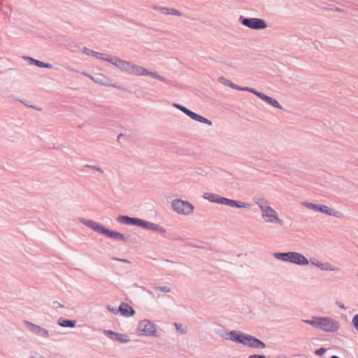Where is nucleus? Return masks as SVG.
I'll return each instance as SVG.
<instances>
[{
	"mask_svg": "<svg viewBox=\"0 0 358 358\" xmlns=\"http://www.w3.org/2000/svg\"><path fill=\"white\" fill-rule=\"evenodd\" d=\"M138 331L141 334L153 336L156 331V327L149 320H143L139 322Z\"/></svg>",
	"mask_w": 358,
	"mask_h": 358,
	"instance_id": "nucleus-7",
	"label": "nucleus"
},
{
	"mask_svg": "<svg viewBox=\"0 0 358 358\" xmlns=\"http://www.w3.org/2000/svg\"><path fill=\"white\" fill-rule=\"evenodd\" d=\"M274 257L284 262H289L298 265H307L309 262L302 254L296 252H276Z\"/></svg>",
	"mask_w": 358,
	"mask_h": 358,
	"instance_id": "nucleus-5",
	"label": "nucleus"
},
{
	"mask_svg": "<svg viewBox=\"0 0 358 358\" xmlns=\"http://www.w3.org/2000/svg\"><path fill=\"white\" fill-rule=\"evenodd\" d=\"M117 221L128 225H138V223H140V219L129 217L128 216H119L117 218Z\"/></svg>",
	"mask_w": 358,
	"mask_h": 358,
	"instance_id": "nucleus-16",
	"label": "nucleus"
},
{
	"mask_svg": "<svg viewBox=\"0 0 358 358\" xmlns=\"http://www.w3.org/2000/svg\"><path fill=\"white\" fill-rule=\"evenodd\" d=\"M31 61L38 66L39 67H45V68H48V69H51L52 68V65L50 64H48V63H44V62H42L41 61H38V60H36V59H31Z\"/></svg>",
	"mask_w": 358,
	"mask_h": 358,
	"instance_id": "nucleus-26",
	"label": "nucleus"
},
{
	"mask_svg": "<svg viewBox=\"0 0 358 358\" xmlns=\"http://www.w3.org/2000/svg\"><path fill=\"white\" fill-rule=\"evenodd\" d=\"M55 303H57L58 306H60V304L58 302H55Z\"/></svg>",
	"mask_w": 358,
	"mask_h": 358,
	"instance_id": "nucleus-41",
	"label": "nucleus"
},
{
	"mask_svg": "<svg viewBox=\"0 0 358 358\" xmlns=\"http://www.w3.org/2000/svg\"><path fill=\"white\" fill-rule=\"evenodd\" d=\"M226 338L241 343L245 345L255 348H264L266 346L265 343L252 336L239 334L236 331H231L227 335Z\"/></svg>",
	"mask_w": 358,
	"mask_h": 358,
	"instance_id": "nucleus-4",
	"label": "nucleus"
},
{
	"mask_svg": "<svg viewBox=\"0 0 358 358\" xmlns=\"http://www.w3.org/2000/svg\"><path fill=\"white\" fill-rule=\"evenodd\" d=\"M152 8L158 10L159 12H160L162 14L173 15H177V16L181 15L180 12L175 8H166V7H157V6H152Z\"/></svg>",
	"mask_w": 358,
	"mask_h": 358,
	"instance_id": "nucleus-14",
	"label": "nucleus"
},
{
	"mask_svg": "<svg viewBox=\"0 0 358 358\" xmlns=\"http://www.w3.org/2000/svg\"><path fill=\"white\" fill-rule=\"evenodd\" d=\"M318 268L323 271H336L338 270V268L335 267L334 266L331 265L328 262H320V265H318Z\"/></svg>",
	"mask_w": 358,
	"mask_h": 358,
	"instance_id": "nucleus-22",
	"label": "nucleus"
},
{
	"mask_svg": "<svg viewBox=\"0 0 358 358\" xmlns=\"http://www.w3.org/2000/svg\"><path fill=\"white\" fill-rule=\"evenodd\" d=\"M326 349L324 348H321L320 349H317L315 350V353L317 355H319V356H322L323 355L325 352H326Z\"/></svg>",
	"mask_w": 358,
	"mask_h": 358,
	"instance_id": "nucleus-31",
	"label": "nucleus"
},
{
	"mask_svg": "<svg viewBox=\"0 0 358 358\" xmlns=\"http://www.w3.org/2000/svg\"><path fill=\"white\" fill-rule=\"evenodd\" d=\"M248 358H265V356L260 355H250Z\"/></svg>",
	"mask_w": 358,
	"mask_h": 358,
	"instance_id": "nucleus-36",
	"label": "nucleus"
},
{
	"mask_svg": "<svg viewBox=\"0 0 358 358\" xmlns=\"http://www.w3.org/2000/svg\"><path fill=\"white\" fill-rule=\"evenodd\" d=\"M230 86L234 89L238 90L249 91V92L256 94L257 96H258V94H262V92H259L256 91L255 90L250 89L249 87L242 88V87H239L234 84H230Z\"/></svg>",
	"mask_w": 358,
	"mask_h": 358,
	"instance_id": "nucleus-23",
	"label": "nucleus"
},
{
	"mask_svg": "<svg viewBox=\"0 0 358 358\" xmlns=\"http://www.w3.org/2000/svg\"><path fill=\"white\" fill-rule=\"evenodd\" d=\"M258 97H259L261 99L264 100L268 104H270L275 108H281L280 103L276 100L273 99V98H271L264 94H258Z\"/></svg>",
	"mask_w": 358,
	"mask_h": 358,
	"instance_id": "nucleus-17",
	"label": "nucleus"
},
{
	"mask_svg": "<svg viewBox=\"0 0 358 358\" xmlns=\"http://www.w3.org/2000/svg\"><path fill=\"white\" fill-rule=\"evenodd\" d=\"M173 106L176 107V108L179 109L180 110L182 111L184 113H185V111H187L186 110H188L185 107L180 106L178 103H174Z\"/></svg>",
	"mask_w": 358,
	"mask_h": 358,
	"instance_id": "nucleus-32",
	"label": "nucleus"
},
{
	"mask_svg": "<svg viewBox=\"0 0 358 358\" xmlns=\"http://www.w3.org/2000/svg\"><path fill=\"white\" fill-rule=\"evenodd\" d=\"M93 169H94V170L97 171H99V172H101V173H103V171H102L100 168H99V167L94 166V167H93Z\"/></svg>",
	"mask_w": 358,
	"mask_h": 358,
	"instance_id": "nucleus-38",
	"label": "nucleus"
},
{
	"mask_svg": "<svg viewBox=\"0 0 358 358\" xmlns=\"http://www.w3.org/2000/svg\"><path fill=\"white\" fill-rule=\"evenodd\" d=\"M138 226H141L146 229H150V227H152V223L140 220V223H138Z\"/></svg>",
	"mask_w": 358,
	"mask_h": 358,
	"instance_id": "nucleus-28",
	"label": "nucleus"
},
{
	"mask_svg": "<svg viewBox=\"0 0 358 358\" xmlns=\"http://www.w3.org/2000/svg\"><path fill=\"white\" fill-rule=\"evenodd\" d=\"M256 203L261 210L262 216L265 222L273 224H282V220L279 217L278 213L266 201L259 199Z\"/></svg>",
	"mask_w": 358,
	"mask_h": 358,
	"instance_id": "nucleus-3",
	"label": "nucleus"
},
{
	"mask_svg": "<svg viewBox=\"0 0 358 358\" xmlns=\"http://www.w3.org/2000/svg\"><path fill=\"white\" fill-rule=\"evenodd\" d=\"M171 206L177 213L185 215H192L194 209L190 203L181 199L173 200L171 203Z\"/></svg>",
	"mask_w": 358,
	"mask_h": 358,
	"instance_id": "nucleus-6",
	"label": "nucleus"
},
{
	"mask_svg": "<svg viewBox=\"0 0 358 358\" xmlns=\"http://www.w3.org/2000/svg\"><path fill=\"white\" fill-rule=\"evenodd\" d=\"M104 333L106 335L110 336L113 340L117 341L120 343H127L129 341V336L126 334L115 333L109 330L105 331Z\"/></svg>",
	"mask_w": 358,
	"mask_h": 358,
	"instance_id": "nucleus-10",
	"label": "nucleus"
},
{
	"mask_svg": "<svg viewBox=\"0 0 358 358\" xmlns=\"http://www.w3.org/2000/svg\"><path fill=\"white\" fill-rule=\"evenodd\" d=\"M84 52L87 55H91V56H93V57H96L97 58H99V59H103V60H106L105 58H108V57H109V58H113L110 55H106V57H103L102 54H101L99 52H95V51H93V50H90V49H85Z\"/></svg>",
	"mask_w": 358,
	"mask_h": 358,
	"instance_id": "nucleus-21",
	"label": "nucleus"
},
{
	"mask_svg": "<svg viewBox=\"0 0 358 358\" xmlns=\"http://www.w3.org/2000/svg\"><path fill=\"white\" fill-rule=\"evenodd\" d=\"M175 327L177 331H180V333L185 334L187 331V327H183L181 324H175Z\"/></svg>",
	"mask_w": 358,
	"mask_h": 358,
	"instance_id": "nucleus-29",
	"label": "nucleus"
},
{
	"mask_svg": "<svg viewBox=\"0 0 358 358\" xmlns=\"http://www.w3.org/2000/svg\"><path fill=\"white\" fill-rule=\"evenodd\" d=\"M104 234L115 239H119L122 241L124 240V237L122 234L116 231H113L107 229H106Z\"/></svg>",
	"mask_w": 358,
	"mask_h": 358,
	"instance_id": "nucleus-19",
	"label": "nucleus"
},
{
	"mask_svg": "<svg viewBox=\"0 0 358 358\" xmlns=\"http://www.w3.org/2000/svg\"><path fill=\"white\" fill-rule=\"evenodd\" d=\"M187 111H185V114L187 115L189 117H191L192 119L196 120V121H198V122H202V123H205V124H207L208 125H211L212 124V122L211 121L208 120V119L189 110H186Z\"/></svg>",
	"mask_w": 358,
	"mask_h": 358,
	"instance_id": "nucleus-13",
	"label": "nucleus"
},
{
	"mask_svg": "<svg viewBox=\"0 0 358 358\" xmlns=\"http://www.w3.org/2000/svg\"><path fill=\"white\" fill-rule=\"evenodd\" d=\"M119 311L120 312L121 315L124 317L132 316L135 314V310L133 309V308L126 303H121L119 307Z\"/></svg>",
	"mask_w": 358,
	"mask_h": 358,
	"instance_id": "nucleus-12",
	"label": "nucleus"
},
{
	"mask_svg": "<svg viewBox=\"0 0 358 358\" xmlns=\"http://www.w3.org/2000/svg\"><path fill=\"white\" fill-rule=\"evenodd\" d=\"M105 59L106 61L112 63L121 71H125L129 74H134L136 76L148 75L154 78L162 81H165V78L157 75V73L148 71L144 67L141 66H138L127 61L122 60L118 57H114V58H109L108 57V58H105Z\"/></svg>",
	"mask_w": 358,
	"mask_h": 358,
	"instance_id": "nucleus-1",
	"label": "nucleus"
},
{
	"mask_svg": "<svg viewBox=\"0 0 358 358\" xmlns=\"http://www.w3.org/2000/svg\"><path fill=\"white\" fill-rule=\"evenodd\" d=\"M76 323V322L74 320H64L63 318H60L58 320V324L64 327H74Z\"/></svg>",
	"mask_w": 358,
	"mask_h": 358,
	"instance_id": "nucleus-20",
	"label": "nucleus"
},
{
	"mask_svg": "<svg viewBox=\"0 0 358 358\" xmlns=\"http://www.w3.org/2000/svg\"><path fill=\"white\" fill-rule=\"evenodd\" d=\"M203 197L205 199H207L211 202H215V203H220V199H222V196H220L219 195L216 194H213V193H209V192H206L204 193Z\"/></svg>",
	"mask_w": 358,
	"mask_h": 358,
	"instance_id": "nucleus-18",
	"label": "nucleus"
},
{
	"mask_svg": "<svg viewBox=\"0 0 358 358\" xmlns=\"http://www.w3.org/2000/svg\"><path fill=\"white\" fill-rule=\"evenodd\" d=\"M152 227H150V229H153V230H158V227H159L158 225H156L153 223H152Z\"/></svg>",
	"mask_w": 358,
	"mask_h": 358,
	"instance_id": "nucleus-37",
	"label": "nucleus"
},
{
	"mask_svg": "<svg viewBox=\"0 0 358 358\" xmlns=\"http://www.w3.org/2000/svg\"><path fill=\"white\" fill-rule=\"evenodd\" d=\"M331 358H340V357H337V356L334 355V356H332Z\"/></svg>",
	"mask_w": 358,
	"mask_h": 358,
	"instance_id": "nucleus-39",
	"label": "nucleus"
},
{
	"mask_svg": "<svg viewBox=\"0 0 358 358\" xmlns=\"http://www.w3.org/2000/svg\"><path fill=\"white\" fill-rule=\"evenodd\" d=\"M242 24L252 29H261L266 27V24L263 20L259 18H244Z\"/></svg>",
	"mask_w": 358,
	"mask_h": 358,
	"instance_id": "nucleus-8",
	"label": "nucleus"
},
{
	"mask_svg": "<svg viewBox=\"0 0 358 358\" xmlns=\"http://www.w3.org/2000/svg\"><path fill=\"white\" fill-rule=\"evenodd\" d=\"M81 222L85 224L86 226L89 227L90 228L94 229V231L100 233V234H105V231H106V228L103 227V226L99 224V223L97 222H95L94 221H92V220H85V219H83L81 220Z\"/></svg>",
	"mask_w": 358,
	"mask_h": 358,
	"instance_id": "nucleus-11",
	"label": "nucleus"
},
{
	"mask_svg": "<svg viewBox=\"0 0 358 358\" xmlns=\"http://www.w3.org/2000/svg\"><path fill=\"white\" fill-rule=\"evenodd\" d=\"M157 290H159L161 292H170V288L168 287H157Z\"/></svg>",
	"mask_w": 358,
	"mask_h": 358,
	"instance_id": "nucleus-34",
	"label": "nucleus"
},
{
	"mask_svg": "<svg viewBox=\"0 0 358 358\" xmlns=\"http://www.w3.org/2000/svg\"><path fill=\"white\" fill-rule=\"evenodd\" d=\"M303 322L324 331L335 332L339 328L338 322L328 317H313L311 320H303Z\"/></svg>",
	"mask_w": 358,
	"mask_h": 358,
	"instance_id": "nucleus-2",
	"label": "nucleus"
},
{
	"mask_svg": "<svg viewBox=\"0 0 358 358\" xmlns=\"http://www.w3.org/2000/svg\"><path fill=\"white\" fill-rule=\"evenodd\" d=\"M318 212L324 213L328 215H332V216H334L336 217H340L342 216V214L341 212L335 211L333 209L329 208L328 206H324V205H320Z\"/></svg>",
	"mask_w": 358,
	"mask_h": 358,
	"instance_id": "nucleus-15",
	"label": "nucleus"
},
{
	"mask_svg": "<svg viewBox=\"0 0 358 358\" xmlns=\"http://www.w3.org/2000/svg\"><path fill=\"white\" fill-rule=\"evenodd\" d=\"M310 262H311V264H313V265H315L317 267H318V265H320V262L318 261L317 259H316L315 258L311 259Z\"/></svg>",
	"mask_w": 358,
	"mask_h": 358,
	"instance_id": "nucleus-35",
	"label": "nucleus"
},
{
	"mask_svg": "<svg viewBox=\"0 0 358 358\" xmlns=\"http://www.w3.org/2000/svg\"><path fill=\"white\" fill-rule=\"evenodd\" d=\"M235 207L241 208H249L250 207L249 203H244L242 201H236V204H235Z\"/></svg>",
	"mask_w": 358,
	"mask_h": 358,
	"instance_id": "nucleus-27",
	"label": "nucleus"
},
{
	"mask_svg": "<svg viewBox=\"0 0 358 358\" xmlns=\"http://www.w3.org/2000/svg\"><path fill=\"white\" fill-rule=\"evenodd\" d=\"M221 199L220 203L224 204V205H227V206H229L231 207H235V204H236V201H235V200H231V199H229L224 198V197H222V199Z\"/></svg>",
	"mask_w": 358,
	"mask_h": 358,
	"instance_id": "nucleus-24",
	"label": "nucleus"
},
{
	"mask_svg": "<svg viewBox=\"0 0 358 358\" xmlns=\"http://www.w3.org/2000/svg\"><path fill=\"white\" fill-rule=\"evenodd\" d=\"M89 78H90V79H92L93 81H94L95 83H99V84H100V85L110 86V85H107L106 83H105L103 82V80L102 79H101V78H94V77H92V76H89Z\"/></svg>",
	"mask_w": 358,
	"mask_h": 358,
	"instance_id": "nucleus-30",
	"label": "nucleus"
},
{
	"mask_svg": "<svg viewBox=\"0 0 358 358\" xmlns=\"http://www.w3.org/2000/svg\"><path fill=\"white\" fill-rule=\"evenodd\" d=\"M352 323L355 326V327L357 329V330L358 331V315H356L353 319H352Z\"/></svg>",
	"mask_w": 358,
	"mask_h": 358,
	"instance_id": "nucleus-33",
	"label": "nucleus"
},
{
	"mask_svg": "<svg viewBox=\"0 0 358 358\" xmlns=\"http://www.w3.org/2000/svg\"><path fill=\"white\" fill-rule=\"evenodd\" d=\"M302 204L305 207H306L309 209H311L313 210H315V211L319 210L320 205H318V204H314V203H308V202H303Z\"/></svg>",
	"mask_w": 358,
	"mask_h": 358,
	"instance_id": "nucleus-25",
	"label": "nucleus"
},
{
	"mask_svg": "<svg viewBox=\"0 0 358 358\" xmlns=\"http://www.w3.org/2000/svg\"><path fill=\"white\" fill-rule=\"evenodd\" d=\"M33 358H44L43 357L39 356L38 357H33Z\"/></svg>",
	"mask_w": 358,
	"mask_h": 358,
	"instance_id": "nucleus-40",
	"label": "nucleus"
},
{
	"mask_svg": "<svg viewBox=\"0 0 358 358\" xmlns=\"http://www.w3.org/2000/svg\"><path fill=\"white\" fill-rule=\"evenodd\" d=\"M26 325L29 328V329L32 331L33 333L41 336V337H48L49 334L48 331L43 329V327L36 325L34 324H32L29 322H25Z\"/></svg>",
	"mask_w": 358,
	"mask_h": 358,
	"instance_id": "nucleus-9",
	"label": "nucleus"
}]
</instances>
